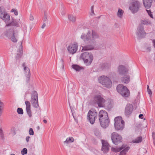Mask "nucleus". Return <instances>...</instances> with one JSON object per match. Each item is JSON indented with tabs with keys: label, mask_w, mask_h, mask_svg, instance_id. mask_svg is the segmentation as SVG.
Listing matches in <instances>:
<instances>
[{
	"label": "nucleus",
	"mask_w": 155,
	"mask_h": 155,
	"mask_svg": "<svg viewBox=\"0 0 155 155\" xmlns=\"http://www.w3.org/2000/svg\"><path fill=\"white\" fill-rule=\"evenodd\" d=\"M98 34L95 31L89 30L86 34L82 33L81 38L86 43L89 45L82 47V51L91 50L94 49L96 41L99 38Z\"/></svg>",
	"instance_id": "f257e3e1"
},
{
	"label": "nucleus",
	"mask_w": 155,
	"mask_h": 155,
	"mask_svg": "<svg viewBox=\"0 0 155 155\" xmlns=\"http://www.w3.org/2000/svg\"><path fill=\"white\" fill-rule=\"evenodd\" d=\"M99 120L101 126L104 128L107 127L109 124V121L107 112L101 110L99 113Z\"/></svg>",
	"instance_id": "f03ea898"
},
{
	"label": "nucleus",
	"mask_w": 155,
	"mask_h": 155,
	"mask_svg": "<svg viewBox=\"0 0 155 155\" xmlns=\"http://www.w3.org/2000/svg\"><path fill=\"white\" fill-rule=\"evenodd\" d=\"M98 81L100 83L107 88H110L112 86V82L111 80L105 76L103 75L99 77Z\"/></svg>",
	"instance_id": "7ed1b4c3"
},
{
	"label": "nucleus",
	"mask_w": 155,
	"mask_h": 155,
	"mask_svg": "<svg viewBox=\"0 0 155 155\" xmlns=\"http://www.w3.org/2000/svg\"><path fill=\"white\" fill-rule=\"evenodd\" d=\"M114 126L116 130H122L124 129V122L122 120L121 117L118 116L114 118Z\"/></svg>",
	"instance_id": "20e7f679"
},
{
	"label": "nucleus",
	"mask_w": 155,
	"mask_h": 155,
	"mask_svg": "<svg viewBox=\"0 0 155 155\" xmlns=\"http://www.w3.org/2000/svg\"><path fill=\"white\" fill-rule=\"evenodd\" d=\"M117 91L122 96L128 97L130 95V91L126 86L122 84H119L117 87Z\"/></svg>",
	"instance_id": "39448f33"
},
{
	"label": "nucleus",
	"mask_w": 155,
	"mask_h": 155,
	"mask_svg": "<svg viewBox=\"0 0 155 155\" xmlns=\"http://www.w3.org/2000/svg\"><path fill=\"white\" fill-rule=\"evenodd\" d=\"M81 57L85 63L87 65H89L93 60V56L91 53L86 52L81 54Z\"/></svg>",
	"instance_id": "423d86ee"
},
{
	"label": "nucleus",
	"mask_w": 155,
	"mask_h": 155,
	"mask_svg": "<svg viewBox=\"0 0 155 155\" xmlns=\"http://www.w3.org/2000/svg\"><path fill=\"white\" fill-rule=\"evenodd\" d=\"M140 6V3L138 1L135 0L130 4L129 9L132 13H135L139 10Z\"/></svg>",
	"instance_id": "0eeeda50"
},
{
	"label": "nucleus",
	"mask_w": 155,
	"mask_h": 155,
	"mask_svg": "<svg viewBox=\"0 0 155 155\" xmlns=\"http://www.w3.org/2000/svg\"><path fill=\"white\" fill-rule=\"evenodd\" d=\"M111 138L113 143L115 145H118L122 141V137L116 132L112 133Z\"/></svg>",
	"instance_id": "6e6552de"
},
{
	"label": "nucleus",
	"mask_w": 155,
	"mask_h": 155,
	"mask_svg": "<svg viewBox=\"0 0 155 155\" xmlns=\"http://www.w3.org/2000/svg\"><path fill=\"white\" fill-rule=\"evenodd\" d=\"M94 101L97 102L99 107H104L107 105L106 101L99 95H95L94 98Z\"/></svg>",
	"instance_id": "1a4fd4ad"
},
{
	"label": "nucleus",
	"mask_w": 155,
	"mask_h": 155,
	"mask_svg": "<svg viewBox=\"0 0 155 155\" xmlns=\"http://www.w3.org/2000/svg\"><path fill=\"white\" fill-rule=\"evenodd\" d=\"M97 114L94 111L90 110L87 114V119L91 124H93L95 122V118L97 117Z\"/></svg>",
	"instance_id": "9d476101"
},
{
	"label": "nucleus",
	"mask_w": 155,
	"mask_h": 155,
	"mask_svg": "<svg viewBox=\"0 0 155 155\" xmlns=\"http://www.w3.org/2000/svg\"><path fill=\"white\" fill-rule=\"evenodd\" d=\"M136 34L137 37L140 39L144 37L146 35L143 26L142 25H139L137 28Z\"/></svg>",
	"instance_id": "9b49d317"
},
{
	"label": "nucleus",
	"mask_w": 155,
	"mask_h": 155,
	"mask_svg": "<svg viewBox=\"0 0 155 155\" xmlns=\"http://www.w3.org/2000/svg\"><path fill=\"white\" fill-rule=\"evenodd\" d=\"M78 45L77 43H74L69 45L67 47V49L69 53L74 54L78 50Z\"/></svg>",
	"instance_id": "f8f14e48"
},
{
	"label": "nucleus",
	"mask_w": 155,
	"mask_h": 155,
	"mask_svg": "<svg viewBox=\"0 0 155 155\" xmlns=\"http://www.w3.org/2000/svg\"><path fill=\"white\" fill-rule=\"evenodd\" d=\"M128 72V70L122 65H119L118 68L117 73L120 76H123L127 74Z\"/></svg>",
	"instance_id": "ddd939ff"
},
{
	"label": "nucleus",
	"mask_w": 155,
	"mask_h": 155,
	"mask_svg": "<svg viewBox=\"0 0 155 155\" xmlns=\"http://www.w3.org/2000/svg\"><path fill=\"white\" fill-rule=\"evenodd\" d=\"M102 143V147L101 148V151L104 153H107L109 151L110 146L108 142L105 140H101Z\"/></svg>",
	"instance_id": "4468645a"
},
{
	"label": "nucleus",
	"mask_w": 155,
	"mask_h": 155,
	"mask_svg": "<svg viewBox=\"0 0 155 155\" xmlns=\"http://www.w3.org/2000/svg\"><path fill=\"white\" fill-rule=\"evenodd\" d=\"M0 18L6 22L10 20V17L6 13L2 10L0 7Z\"/></svg>",
	"instance_id": "2eb2a0df"
},
{
	"label": "nucleus",
	"mask_w": 155,
	"mask_h": 155,
	"mask_svg": "<svg viewBox=\"0 0 155 155\" xmlns=\"http://www.w3.org/2000/svg\"><path fill=\"white\" fill-rule=\"evenodd\" d=\"M133 107L132 104H128L126 105L125 110V114L126 116H129L132 113Z\"/></svg>",
	"instance_id": "dca6fc26"
},
{
	"label": "nucleus",
	"mask_w": 155,
	"mask_h": 155,
	"mask_svg": "<svg viewBox=\"0 0 155 155\" xmlns=\"http://www.w3.org/2000/svg\"><path fill=\"white\" fill-rule=\"evenodd\" d=\"M19 35L18 31H14L11 36L10 38L12 41L14 42H17Z\"/></svg>",
	"instance_id": "f3484780"
},
{
	"label": "nucleus",
	"mask_w": 155,
	"mask_h": 155,
	"mask_svg": "<svg viewBox=\"0 0 155 155\" xmlns=\"http://www.w3.org/2000/svg\"><path fill=\"white\" fill-rule=\"evenodd\" d=\"M26 105V110L27 114L30 117H31L32 116L31 112V104L30 102L28 101H26L25 102Z\"/></svg>",
	"instance_id": "a211bd4d"
},
{
	"label": "nucleus",
	"mask_w": 155,
	"mask_h": 155,
	"mask_svg": "<svg viewBox=\"0 0 155 155\" xmlns=\"http://www.w3.org/2000/svg\"><path fill=\"white\" fill-rule=\"evenodd\" d=\"M152 0H143L144 7L147 8H149L151 6Z\"/></svg>",
	"instance_id": "6ab92c4d"
},
{
	"label": "nucleus",
	"mask_w": 155,
	"mask_h": 155,
	"mask_svg": "<svg viewBox=\"0 0 155 155\" xmlns=\"http://www.w3.org/2000/svg\"><path fill=\"white\" fill-rule=\"evenodd\" d=\"M130 78V77L129 75H127L122 77L121 79V81L122 83L127 84L129 82Z\"/></svg>",
	"instance_id": "aec40b11"
},
{
	"label": "nucleus",
	"mask_w": 155,
	"mask_h": 155,
	"mask_svg": "<svg viewBox=\"0 0 155 155\" xmlns=\"http://www.w3.org/2000/svg\"><path fill=\"white\" fill-rule=\"evenodd\" d=\"M23 52V51L22 48L17 51V53L15 56L16 60L19 59L21 57Z\"/></svg>",
	"instance_id": "412c9836"
},
{
	"label": "nucleus",
	"mask_w": 155,
	"mask_h": 155,
	"mask_svg": "<svg viewBox=\"0 0 155 155\" xmlns=\"http://www.w3.org/2000/svg\"><path fill=\"white\" fill-rule=\"evenodd\" d=\"M125 147L124 145H123L121 147L119 148L116 147H112L111 148V150L112 151L115 153H117L121 151V150L124 149Z\"/></svg>",
	"instance_id": "4be33fe9"
},
{
	"label": "nucleus",
	"mask_w": 155,
	"mask_h": 155,
	"mask_svg": "<svg viewBox=\"0 0 155 155\" xmlns=\"http://www.w3.org/2000/svg\"><path fill=\"white\" fill-rule=\"evenodd\" d=\"M38 94L36 91H34L31 94V100H35L37 98L38 99Z\"/></svg>",
	"instance_id": "5701e85b"
},
{
	"label": "nucleus",
	"mask_w": 155,
	"mask_h": 155,
	"mask_svg": "<svg viewBox=\"0 0 155 155\" xmlns=\"http://www.w3.org/2000/svg\"><path fill=\"white\" fill-rule=\"evenodd\" d=\"M31 104L33 107L35 108H38L39 107L38 102V99L35 100H30Z\"/></svg>",
	"instance_id": "b1692460"
},
{
	"label": "nucleus",
	"mask_w": 155,
	"mask_h": 155,
	"mask_svg": "<svg viewBox=\"0 0 155 155\" xmlns=\"http://www.w3.org/2000/svg\"><path fill=\"white\" fill-rule=\"evenodd\" d=\"M130 149L129 147H125L120 152L119 155H126L127 153Z\"/></svg>",
	"instance_id": "393cba45"
},
{
	"label": "nucleus",
	"mask_w": 155,
	"mask_h": 155,
	"mask_svg": "<svg viewBox=\"0 0 155 155\" xmlns=\"http://www.w3.org/2000/svg\"><path fill=\"white\" fill-rule=\"evenodd\" d=\"M74 141V138L72 137H69L67 138L65 141L64 142V143L68 144L73 142Z\"/></svg>",
	"instance_id": "a878e982"
},
{
	"label": "nucleus",
	"mask_w": 155,
	"mask_h": 155,
	"mask_svg": "<svg viewBox=\"0 0 155 155\" xmlns=\"http://www.w3.org/2000/svg\"><path fill=\"white\" fill-rule=\"evenodd\" d=\"M124 13V11L122 9L120 8H119L117 13V17L119 18H122Z\"/></svg>",
	"instance_id": "bb28decb"
},
{
	"label": "nucleus",
	"mask_w": 155,
	"mask_h": 155,
	"mask_svg": "<svg viewBox=\"0 0 155 155\" xmlns=\"http://www.w3.org/2000/svg\"><path fill=\"white\" fill-rule=\"evenodd\" d=\"M110 66V64L107 63H102L101 64V68L102 69H107Z\"/></svg>",
	"instance_id": "cd10ccee"
},
{
	"label": "nucleus",
	"mask_w": 155,
	"mask_h": 155,
	"mask_svg": "<svg viewBox=\"0 0 155 155\" xmlns=\"http://www.w3.org/2000/svg\"><path fill=\"white\" fill-rule=\"evenodd\" d=\"M142 140V137H139L136 138L135 139L133 140L132 142L135 143H139L141 142Z\"/></svg>",
	"instance_id": "c85d7f7f"
},
{
	"label": "nucleus",
	"mask_w": 155,
	"mask_h": 155,
	"mask_svg": "<svg viewBox=\"0 0 155 155\" xmlns=\"http://www.w3.org/2000/svg\"><path fill=\"white\" fill-rule=\"evenodd\" d=\"M72 68L77 71H79L82 69L81 67L76 64H73Z\"/></svg>",
	"instance_id": "c756f323"
},
{
	"label": "nucleus",
	"mask_w": 155,
	"mask_h": 155,
	"mask_svg": "<svg viewBox=\"0 0 155 155\" xmlns=\"http://www.w3.org/2000/svg\"><path fill=\"white\" fill-rule=\"evenodd\" d=\"M68 19L72 22H74L76 19L75 17L71 15H68Z\"/></svg>",
	"instance_id": "7c9ffc66"
},
{
	"label": "nucleus",
	"mask_w": 155,
	"mask_h": 155,
	"mask_svg": "<svg viewBox=\"0 0 155 155\" xmlns=\"http://www.w3.org/2000/svg\"><path fill=\"white\" fill-rule=\"evenodd\" d=\"M141 24L143 25H150L151 24V22L147 19H144L141 21Z\"/></svg>",
	"instance_id": "2f4dec72"
},
{
	"label": "nucleus",
	"mask_w": 155,
	"mask_h": 155,
	"mask_svg": "<svg viewBox=\"0 0 155 155\" xmlns=\"http://www.w3.org/2000/svg\"><path fill=\"white\" fill-rule=\"evenodd\" d=\"M6 22H7V23H6V25L7 26H10L12 25L16 26L18 25V24L17 22L14 21H13L12 22L9 24L7 23V21Z\"/></svg>",
	"instance_id": "473e14b6"
},
{
	"label": "nucleus",
	"mask_w": 155,
	"mask_h": 155,
	"mask_svg": "<svg viewBox=\"0 0 155 155\" xmlns=\"http://www.w3.org/2000/svg\"><path fill=\"white\" fill-rule=\"evenodd\" d=\"M25 66L26 64L25 63H24L22 64V66L24 67V71H26V70H27V71H28V73H30V71L29 68L28 67H26Z\"/></svg>",
	"instance_id": "72a5a7b5"
},
{
	"label": "nucleus",
	"mask_w": 155,
	"mask_h": 155,
	"mask_svg": "<svg viewBox=\"0 0 155 155\" xmlns=\"http://www.w3.org/2000/svg\"><path fill=\"white\" fill-rule=\"evenodd\" d=\"M17 112L19 114H23V111L21 108H18L17 109Z\"/></svg>",
	"instance_id": "f704fd0d"
},
{
	"label": "nucleus",
	"mask_w": 155,
	"mask_h": 155,
	"mask_svg": "<svg viewBox=\"0 0 155 155\" xmlns=\"http://www.w3.org/2000/svg\"><path fill=\"white\" fill-rule=\"evenodd\" d=\"M27 150L26 148H24L21 152V154L24 155L25 154H26L27 153Z\"/></svg>",
	"instance_id": "c9c22d12"
},
{
	"label": "nucleus",
	"mask_w": 155,
	"mask_h": 155,
	"mask_svg": "<svg viewBox=\"0 0 155 155\" xmlns=\"http://www.w3.org/2000/svg\"><path fill=\"white\" fill-rule=\"evenodd\" d=\"M151 47L150 46H147L145 47V51L147 52H150L151 51Z\"/></svg>",
	"instance_id": "e433bc0d"
},
{
	"label": "nucleus",
	"mask_w": 155,
	"mask_h": 155,
	"mask_svg": "<svg viewBox=\"0 0 155 155\" xmlns=\"http://www.w3.org/2000/svg\"><path fill=\"white\" fill-rule=\"evenodd\" d=\"M29 134L30 135H33L34 134V132L32 128H30L29 130Z\"/></svg>",
	"instance_id": "4c0bfd02"
},
{
	"label": "nucleus",
	"mask_w": 155,
	"mask_h": 155,
	"mask_svg": "<svg viewBox=\"0 0 155 155\" xmlns=\"http://www.w3.org/2000/svg\"><path fill=\"white\" fill-rule=\"evenodd\" d=\"M146 11H147V13L150 16V17L151 18H153V15L150 10H146Z\"/></svg>",
	"instance_id": "58836bf2"
},
{
	"label": "nucleus",
	"mask_w": 155,
	"mask_h": 155,
	"mask_svg": "<svg viewBox=\"0 0 155 155\" xmlns=\"http://www.w3.org/2000/svg\"><path fill=\"white\" fill-rule=\"evenodd\" d=\"M43 19H44V21H47L48 20L47 16L45 12V13H44V17H43Z\"/></svg>",
	"instance_id": "ea45409f"
},
{
	"label": "nucleus",
	"mask_w": 155,
	"mask_h": 155,
	"mask_svg": "<svg viewBox=\"0 0 155 155\" xmlns=\"http://www.w3.org/2000/svg\"><path fill=\"white\" fill-rule=\"evenodd\" d=\"M152 137L153 140H155V133L154 132H153L152 133Z\"/></svg>",
	"instance_id": "a19ab883"
},
{
	"label": "nucleus",
	"mask_w": 155,
	"mask_h": 155,
	"mask_svg": "<svg viewBox=\"0 0 155 155\" xmlns=\"http://www.w3.org/2000/svg\"><path fill=\"white\" fill-rule=\"evenodd\" d=\"M3 134L2 130L1 129H0V136H1V137L2 138L3 137Z\"/></svg>",
	"instance_id": "79ce46f5"
},
{
	"label": "nucleus",
	"mask_w": 155,
	"mask_h": 155,
	"mask_svg": "<svg viewBox=\"0 0 155 155\" xmlns=\"http://www.w3.org/2000/svg\"><path fill=\"white\" fill-rule=\"evenodd\" d=\"M147 91L148 93L150 95V96L151 97V95L152 94V92L151 91L150 89H148L147 90Z\"/></svg>",
	"instance_id": "37998d69"
},
{
	"label": "nucleus",
	"mask_w": 155,
	"mask_h": 155,
	"mask_svg": "<svg viewBox=\"0 0 155 155\" xmlns=\"http://www.w3.org/2000/svg\"><path fill=\"white\" fill-rule=\"evenodd\" d=\"M34 17L33 16V15H30V19L32 21L34 20Z\"/></svg>",
	"instance_id": "c03bdc74"
},
{
	"label": "nucleus",
	"mask_w": 155,
	"mask_h": 155,
	"mask_svg": "<svg viewBox=\"0 0 155 155\" xmlns=\"http://www.w3.org/2000/svg\"><path fill=\"white\" fill-rule=\"evenodd\" d=\"M3 103L0 101V108L3 109Z\"/></svg>",
	"instance_id": "a18cd8bd"
},
{
	"label": "nucleus",
	"mask_w": 155,
	"mask_h": 155,
	"mask_svg": "<svg viewBox=\"0 0 155 155\" xmlns=\"http://www.w3.org/2000/svg\"><path fill=\"white\" fill-rule=\"evenodd\" d=\"M30 138V137L29 136H27L26 138V140L27 142H28L29 141V139Z\"/></svg>",
	"instance_id": "49530a36"
},
{
	"label": "nucleus",
	"mask_w": 155,
	"mask_h": 155,
	"mask_svg": "<svg viewBox=\"0 0 155 155\" xmlns=\"http://www.w3.org/2000/svg\"><path fill=\"white\" fill-rule=\"evenodd\" d=\"M153 47L155 48V39L152 40Z\"/></svg>",
	"instance_id": "de8ad7c7"
},
{
	"label": "nucleus",
	"mask_w": 155,
	"mask_h": 155,
	"mask_svg": "<svg viewBox=\"0 0 155 155\" xmlns=\"http://www.w3.org/2000/svg\"><path fill=\"white\" fill-rule=\"evenodd\" d=\"M143 114H140L139 116V117L140 118L143 119Z\"/></svg>",
	"instance_id": "09e8293b"
},
{
	"label": "nucleus",
	"mask_w": 155,
	"mask_h": 155,
	"mask_svg": "<svg viewBox=\"0 0 155 155\" xmlns=\"http://www.w3.org/2000/svg\"><path fill=\"white\" fill-rule=\"evenodd\" d=\"M91 15H94V10H91Z\"/></svg>",
	"instance_id": "8fccbe9b"
},
{
	"label": "nucleus",
	"mask_w": 155,
	"mask_h": 155,
	"mask_svg": "<svg viewBox=\"0 0 155 155\" xmlns=\"http://www.w3.org/2000/svg\"><path fill=\"white\" fill-rule=\"evenodd\" d=\"M14 13L16 15H18V12L17 10H15V11Z\"/></svg>",
	"instance_id": "3c124183"
},
{
	"label": "nucleus",
	"mask_w": 155,
	"mask_h": 155,
	"mask_svg": "<svg viewBox=\"0 0 155 155\" xmlns=\"http://www.w3.org/2000/svg\"><path fill=\"white\" fill-rule=\"evenodd\" d=\"M45 26H46L45 24V23H44L42 25V26H41V28H44L45 27Z\"/></svg>",
	"instance_id": "603ef678"
},
{
	"label": "nucleus",
	"mask_w": 155,
	"mask_h": 155,
	"mask_svg": "<svg viewBox=\"0 0 155 155\" xmlns=\"http://www.w3.org/2000/svg\"><path fill=\"white\" fill-rule=\"evenodd\" d=\"M3 109L0 108V116H1L2 114V110H3Z\"/></svg>",
	"instance_id": "864d4df0"
},
{
	"label": "nucleus",
	"mask_w": 155,
	"mask_h": 155,
	"mask_svg": "<svg viewBox=\"0 0 155 155\" xmlns=\"http://www.w3.org/2000/svg\"><path fill=\"white\" fill-rule=\"evenodd\" d=\"M61 62L62 64V65H63V62H64V61H63V60L62 59H61Z\"/></svg>",
	"instance_id": "5fc2aeb1"
},
{
	"label": "nucleus",
	"mask_w": 155,
	"mask_h": 155,
	"mask_svg": "<svg viewBox=\"0 0 155 155\" xmlns=\"http://www.w3.org/2000/svg\"><path fill=\"white\" fill-rule=\"evenodd\" d=\"M43 122L44 123H45V124L47 123V121L46 120H45V119L43 120Z\"/></svg>",
	"instance_id": "6e6d98bb"
},
{
	"label": "nucleus",
	"mask_w": 155,
	"mask_h": 155,
	"mask_svg": "<svg viewBox=\"0 0 155 155\" xmlns=\"http://www.w3.org/2000/svg\"><path fill=\"white\" fill-rule=\"evenodd\" d=\"M93 8H94V6H92L91 7V10H94Z\"/></svg>",
	"instance_id": "4d7b16f0"
},
{
	"label": "nucleus",
	"mask_w": 155,
	"mask_h": 155,
	"mask_svg": "<svg viewBox=\"0 0 155 155\" xmlns=\"http://www.w3.org/2000/svg\"><path fill=\"white\" fill-rule=\"evenodd\" d=\"M15 10L14 9H12V10H11V12H14L15 11Z\"/></svg>",
	"instance_id": "13d9d810"
},
{
	"label": "nucleus",
	"mask_w": 155,
	"mask_h": 155,
	"mask_svg": "<svg viewBox=\"0 0 155 155\" xmlns=\"http://www.w3.org/2000/svg\"><path fill=\"white\" fill-rule=\"evenodd\" d=\"M153 143L154 145L155 146V140H153Z\"/></svg>",
	"instance_id": "bf43d9fd"
},
{
	"label": "nucleus",
	"mask_w": 155,
	"mask_h": 155,
	"mask_svg": "<svg viewBox=\"0 0 155 155\" xmlns=\"http://www.w3.org/2000/svg\"><path fill=\"white\" fill-rule=\"evenodd\" d=\"M37 129L38 130H39L40 129V127L39 126H38L37 127Z\"/></svg>",
	"instance_id": "052dcab7"
},
{
	"label": "nucleus",
	"mask_w": 155,
	"mask_h": 155,
	"mask_svg": "<svg viewBox=\"0 0 155 155\" xmlns=\"http://www.w3.org/2000/svg\"><path fill=\"white\" fill-rule=\"evenodd\" d=\"M150 89L149 88V86L148 85H147V90L148 89Z\"/></svg>",
	"instance_id": "680f3d73"
},
{
	"label": "nucleus",
	"mask_w": 155,
	"mask_h": 155,
	"mask_svg": "<svg viewBox=\"0 0 155 155\" xmlns=\"http://www.w3.org/2000/svg\"><path fill=\"white\" fill-rule=\"evenodd\" d=\"M10 155H15V154L14 153H12Z\"/></svg>",
	"instance_id": "e2e57ef3"
},
{
	"label": "nucleus",
	"mask_w": 155,
	"mask_h": 155,
	"mask_svg": "<svg viewBox=\"0 0 155 155\" xmlns=\"http://www.w3.org/2000/svg\"><path fill=\"white\" fill-rule=\"evenodd\" d=\"M22 42H21V46H22Z\"/></svg>",
	"instance_id": "0e129e2a"
},
{
	"label": "nucleus",
	"mask_w": 155,
	"mask_h": 155,
	"mask_svg": "<svg viewBox=\"0 0 155 155\" xmlns=\"http://www.w3.org/2000/svg\"><path fill=\"white\" fill-rule=\"evenodd\" d=\"M0 38H1V36H0Z\"/></svg>",
	"instance_id": "69168bd1"
},
{
	"label": "nucleus",
	"mask_w": 155,
	"mask_h": 155,
	"mask_svg": "<svg viewBox=\"0 0 155 155\" xmlns=\"http://www.w3.org/2000/svg\"><path fill=\"white\" fill-rule=\"evenodd\" d=\"M145 120V118H144V120Z\"/></svg>",
	"instance_id": "338daca9"
},
{
	"label": "nucleus",
	"mask_w": 155,
	"mask_h": 155,
	"mask_svg": "<svg viewBox=\"0 0 155 155\" xmlns=\"http://www.w3.org/2000/svg\"><path fill=\"white\" fill-rule=\"evenodd\" d=\"M154 2H155V0H154Z\"/></svg>",
	"instance_id": "774afa93"
}]
</instances>
